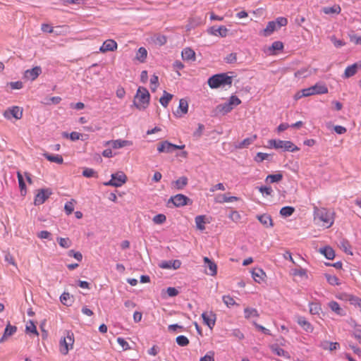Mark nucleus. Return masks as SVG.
<instances>
[{
  "label": "nucleus",
  "instance_id": "obj_1",
  "mask_svg": "<svg viewBox=\"0 0 361 361\" xmlns=\"http://www.w3.org/2000/svg\"><path fill=\"white\" fill-rule=\"evenodd\" d=\"M314 220L321 226L330 228L334 222V213L324 207H313Z\"/></svg>",
  "mask_w": 361,
  "mask_h": 361
},
{
  "label": "nucleus",
  "instance_id": "obj_2",
  "mask_svg": "<svg viewBox=\"0 0 361 361\" xmlns=\"http://www.w3.org/2000/svg\"><path fill=\"white\" fill-rule=\"evenodd\" d=\"M233 77L227 73H219L212 75L208 79L207 83L212 89H216L221 87L231 86Z\"/></svg>",
  "mask_w": 361,
  "mask_h": 361
},
{
  "label": "nucleus",
  "instance_id": "obj_3",
  "mask_svg": "<svg viewBox=\"0 0 361 361\" xmlns=\"http://www.w3.org/2000/svg\"><path fill=\"white\" fill-rule=\"evenodd\" d=\"M150 94L147 88L139 87L135 94L133 104L139 110H145L149 105Z\"/></svg>",
  "mask_w": 361,
  "mask_h": 361
},
{
  "label": "nucleus",
  "instance_id": "obj_4",
  "mask_svg": "<svg viewBox=\"0 0 361 361\" xmlns=\"http://www.w3.org/2000/svg\"><path fill=\"white\" fill-rule=\"evenodd\" d=\"M270 147L276 149H281L284 152H296L300 149L295 145L291 141L281 140H269Z\"/></svg>",
  "mask_w": 361,
  "mask_h": 361
},
{
  "label": "nucleus",
  "instance_id": "obj_5",
  "mask_svg": "<svg viewBox=\"0 0 361 361\" xmlns=\"http://www.w3.org/2000/svg\"><path fill=\"white\" fill-rule=\"evenodd\" d=\"M111 177V180L104 183V185L118 188L121 187L127 181V176L123 171L112 173Z\"/></svg>",
  "mask_w": 361,
  "mask_h": 361
},
{
  "label": "nucleus",
  "instance_id": "obj_6",
  "mask_svg": "<svg viewBox=\"0 0 361 361\" xmlns=\"http://www.w3.org/2000/svg\"><path fill=\"white\" fill-rule=\"evenodd\" d=\"M73 334L71 332H68L66 336L60 341V352L63 355L68 354L69 350L73 348Z\"/></svg>",
  "mask_w": 361,
  "mask_h": 361
},
{
  "label": "nucleus",
  "instance_id": "obj_7",
  "mask_svg": "<svg viewBox=\"0 0 361 361\" xmlns=\"http://www.w3.org/2000/svg\"><path fill=\"white\" fill-rule=\"evenodd\" d=\"M170 202H172L176 207H180L191 203V200L183 194H177L170 197L169 203Z\"/></svg>",
  "mask_w": 361,
  "mask_h": 361
},
{
  "label": "nucleus",
  "instance_id": "obj_8",
  "mask_svg": "<svg viewBox=\"0 0 361 361\" xmlns=\"http://www.w3.org/2000/svg\"><path fill=\"white\" fill-rule=\"evenodd\" d=\"M203 323L207 325L210 329H212L216 322V314L212 312H203L202 314Z\"/></svg>",
  "mask_w": 361,
  "mask_h": 361
},
{
  "label": "nucleus",
  "instance_id": "obj_9",
  "mask_svg": "<svg viewBox=\"0 0 361 361\" xmlns=\"http://www.w3.org/2000/svg\"><path fill=\"white\" fill-rule=\"evenodd\" d=\"M118 44L116 42L114 39H106L105 40L102 45L99 48V51L102 53H105L107 51H114L117 49Z\"/></svg>",
  "mask_w": 361,
  "mask_h": 361
},
{
  "label": "nucleus",
  "instance_id": "obj_10",
  "mask_svg": "<svg viewBox=\"0 0 361 361\" xmlns=\"http://www.w3.org/2000/svg\"><path fill=\"white\" fill-rule=\"evenodd\" d=\"M180 265L181 262L178 259L162 261L159 264L160 268L166 269H177L180 267Z\"/></svg>",
  "mask_w": 361,
  "mask_h": 361
},
{
  "label": "nucleus",
  "instance_id": "obj_11",
  "mask_svg": "<svg viewBox=\"0 0 361 361\" xmlns=\"http://www.w3.org/2000/svg\"><path fill=\"white\" fill-rule=\"evenodd\" d=\"M4 115L8 118H10V116L11 115L16 119H20L23 116V109L18 106H13L6 111Z\"/></svg>",
  "mask_w": 361,
  "mask_h": 361
},
{
  "label": "nucleus",
  "instance_id": "obj_12",
  "mask_svg": "<svg viewBox=\"0 0 361 361\" xmlns=\"http://www.w3.org/2000/svg\"><path fill=\"white\" fill-rule=\"evenodd\" d=\"M203 259L205 264V268L209 269V271H206V273L212 276H215L217 273L216 264L207 257H204Z\"/></svg>",
  "mask_w": 361,
  "mask_h": 361
},
{
  "label": "nucleus",
  "instance_id": "obj_13",
  "mask_svg": "<svg viewBox=\"0 0 361 361\" xmlns=\"http://www.w3.org/2000/svg\"><path fill=\"white\" fill-rule=\"evenodd\" d=\"M17 331V327L8 323L4 330L2 337L0 338V343L6 341L10 336H13Z\"/></svg>",
  "mask_w": 361,
  "mask_h": 361
},
{
  "label": "nucleus",
  "instance_id": "obj_14",
  "mask_svg": "<svg viewBox=\"0 0 361 361\" xmlns=\"http://www.w3.org/2000/svg\"><path fill=\"white\" fill-rule=\"evenodd\" d=\"M257 219L259 222L266 228H271L274 226L273 220L270 215L267 214H263L257 216Z\"/></svg>",
  "mask_w": 361,
  "mask_h": 361
},
{
  "label": "nucleus",
  "instance_id": "obj_15",
  "mask_svg": "<svg viewBox=\"0 0 361 361\" xmlns=\"http://www.w3.org/2000/svg\"><path fill=\"white\" fill-rule=\"evenodd\" d=\"M297 323L306 332L312 333L314 330L313 326L304 317H298L297 319Z\"/></svg>",
  "mask_w": 361,
  "mask_h": 361
},
{
  "label": "nucleus",
  "instance_id": "obj_16",
  "mask_svg": "<svg viewBox=\"0 0 361 361\" xmlns=\"http://www.w3.org/2000/svg\"><path fill=\"white\" fill-rule=\"evenodd\" d=\"M41 72L42 70L40 67L36 66L30 70H27L25 72L24 76L27 80H34L38 77Z\"/></svg>",
  "mask_w": 361,
  "mask_h": 361
},
{
  "label": "nucleus",
  "instance_id": "obj_17",
  "mask_svg": "<svg viewBox=\"0 0 361 361\" xmlns=\"http://www.w3.org/2000/svg\"><path fill=\"white\" fill-rule=\"evenodd\" d=\"M209 32L211 35L224 37L227 35L228 30L225 26L221 25L219 27H212Z\"/></svg>",
  "mask_w": 361,
  "mask_h": 361
},
{
  "label": "nucleus",
  "instance_id": "obj_18",
  "mask_svg": "<svg viewBox=\"0 0 361 361\" xmlns=\"http://www.w3.org/2000/svg\"><path fill=\"white\" fill-rule=\"evenodd\" d=\"M252 276L255 281L259 283L264 280L266 274L262 269L255 268L252 271Z\"/></svg>",
  "mask_w": 361,
  "mask_h": 361
},
{
  "label": "nucleus",
  "instance_id": "obj_19",
  "mask_svg": "<svg viewBox=\"0 0 361 361\" xmlns=\"http://www.w3.org/2000/svg\"><path fill=\"white\" fill-rule=\"evenodd\" d=\"M157 150L159 153H172L173 152V144L168 141H164L158 145Z\"/></svg>",
  "mask_w": 361,
  "mask_h": 361
},
{
  "label": "nucleus",
  "instance_id": "obj_20",
  "mask_svg": "<svg viewBox=\"0 0 361 361\" xmlns=\"http://www.w3.org/2000/svg\"><path fill=\"white\" fill-rule=\"evenodd\" d=\"M311 87L314 95L326 94L328 92V87L324 83L317 82Z\"/></svg>",
  "mask_w": 361,
  "mask_h": 361
},
{
  "label": "nucleus",
  "instance_id": "obj_21",
  "mask_svg": "<svg viewBox=\"0 0 361 361\" xmlns=\"http://www.w3.org/2000/svg\"><path fill=\"white\" fill-rule=\"evenodd\" d=\"M257 139L256 135H252V136L245 138L243 140L240 142L235 145L236 148L243 149L247 147L249 145L252 144Z\"/></svg>",
  "mask_w": 361,
  "mask_h": 361
},
{
  "label": "nucleus",
  "instance_id": "obj_22",
  "mask_svg": "<svg viewBox=\"0 0 361 361\" xmlns=\"http://www.w3.org/2000/svg\"><path fill=\"white\" fill-rule=\"evenodd\" d=\"M182 59L184 61H195V53L190 48H185L181 52Z\"/></svg>",
  "mask_w": 361,
  "mask_h": 361
},
{
  "label": "nucleus",
  "instance_id": "obj_23",
  "mask_svg": "<svg viewBox=\"0 0 361 361\" xmlns=\"http://www.w3.org/2000/svg\"><path fill=\"white\" fill-rule=\"evenodd\" d=\"M329 307L339 316H344L345 312L340 307V305L336 301H331L329 302Z\"/></svg>",
  "mask_w": 361,
  "mask_h": 361
},
{
  "label": "nucleus",
  "instance_id": "obj_24",
  "mask_svg": "<svg viewBox=\"0 0 361 361\" xmlns=\"http://www.w3.org/2000/svg\"><path fill=\"white\" fill-rule=\"evenodd\" d=\"M66 29L63 26L51 27L47 24V33L60 35L66 32Z\"/></svg>",
  "mask_w": 361,
  "mask_h": 361
},
{
  "label": "nucleus",
  "instance_id": "obj_25",
  "mask_svg": "<svg viewBox=\"0 0 361 361\" xmlns=\"http://www.w3.org/2000/svg\"><path fill=\"white\" fill-rule=\"evenodd\" d=\"M244 317L247 319L251 318H257L259 317V314L257 309L252 307H246L244 309Z\"/></svg>",
  "mask_w": 361,
  "mask_h": 361
},
{
  "label": "nucleus",
  "instance_id": "obj_26",
  "mask_svg": "<svg viewBox=\"0 0 361 361\" xmlns=\"http://www.w3.org/2000/svg\"><path fill=\"white\" fill-rule=\"evenodd\" d=\"M319 252L328 259H333L335 257V252L329 246H325L319 248Z\"/></svg>",
  "mask_w": 361,
  "mask_h": 361
},
{
  "label": "nucleus",
  "instance_id": "obj_27",
  "mask_svg": "<svg viewBox=\"0 0 361 361\" xmlns=\"http://www.w3.org/2000/svg\"><path fill=\"white\" fill-rule=\"evenodd\" d=\"M45 202V190L41 189L38 190L34 200V204L36 206L42 204Z\"/></svg>",
  "mask_w": 361,
  "mask_h": 361
},
{
  "label": "nucleus",
  "instance_id": "obj_28",
  "mask_svg": "<svg viewBox=\"0 0 361 361\" xmlns=\"http://www.w3.org/2000/svg\"><path fill=\"white\" fill-rule=\"evenodd\" d=\"M271 350L274 354H276L278 356H281L286 358H290L289 353L277 345H271Z\"/></svg>",
  "mask_w": 361,
  "mask_h": 361
},
{
  "label": "nucleus",
  "instance_id": "obj_29",
  "mask_svg": "<svg viewBox=\"0 0 361 361\" xmlns=\"http://www.w3.org/2000/svg\"><path fill=\"white\" fill-rule=\"evenodd\" d=\"M188 179L185 176H181L176 181L173 182L174 188L177 190H183L188 184Z\"/></svg>",
  "mask_w": 361,
  "mask_h": 361
},
{
  "label": "nucleus",
  "instance_id": "obj_30",
  "mask_svg": "<svg viewBox=\"0 0 361 361\" xmlns=\"http://www.w3.org/2000/svg\"><path fill=\"white\" fill-rule=\"evenodd\" d=\"M238 198L235 196H227L226 194L219 195L216 197V202L219 203L233 202L238 200Z\"/></svg>",
  "mask_w": 361,
  "mask_h": 361
},
{
  "label": "nucleus",
  "instance_id": "obj_31",
  "mask_svg": "<svg viewBox=\"0 0 361 361\" xmlns=\"http://www.w3.org/2000/svg\"><path fill=\"white\" fill-rule=\"evenodd\" d=\"M357 63H354L351 66H349L345 68L343 77L344 78H350V77L353 76L354 75H355V73H357Z\"/></svg>",
  "mask_w": 361,
  "mask_h": 361
},
{
  "label": "nucleus",
  "instance_id": "obj_32",
  "mask_svg": "<svg viewBox=\"0 0 361 361\" xmlns=\"http://www.w3.org/2000/svg\"><path fill=\"white\" fill-rule=\"evenodd\" d=\"M314 95V92L312 89V87H309L307 88L302 89L300 92H297L295 95V99H299L303 97H309Z\"/></svg>",
  "mask_w": 361,
  "mask_h": 361
},
{
  "label": "nucleus",
  "instance_id": "obj_33",
  "mask_svg": "<svg viewBox=\"0 0 361 361\" xmlns=\"http://www.w3.org/2000/svg\"><path fill=\"white\" fill-rule=\"evenodd\" d=\"M276 30H278L276 24L274 20H272L268 23L267 27L262 30V32L264 36H269Z\"/></svg>",
  "mask_w": 361,
  "mask_h": 361
},
{
  "label": "nucleus",
  "instance_id": "obj_34",
  "mask_svg": "<svg viewBox=\"0 0 361 361\" xmlns=\"http://www.w3.org/2000/svg\"><path fill=\"white\" fill-rule=\"evenodd\" d=\"M111 142H112V147L114 149L122 148L126 146H130L133 144L131 141L126 140H120V139L113 140Z\"/></svg>",
  "mask_w": 361,
  "mask_h": 361
},
{
  "label": "nucleus",
  "instance_id": "obj_35",
  "mask_svg": "<svg viewBox=\"0 0 361 361\" xmlns=\"http://www.w3.org/2000/svg\"><path fill=\"white\" fill-rule=\"evenodd\" d=\"M322 11L325 14H333V13L338 14L341 13V8L339 5H334L331 7L330 6L324 7L322 8Z\"/></svg>",
  "mask_w": 361,
  "mask_h": 361
},
{
  "label": "nucleus",
  "instance_id": "obj_36",
  "mask_svg": "<svg viewBox=\"0 0 361 361\" xmlns=\"http://www.w3.org/2000/svg\"><path fill=\"white\" fill-rule=\"evenodd\" d=\"M172 97L173 95L171 94L164 91L163 96L159 99V102L164 107H166Z\"/></svg>",
  "mask_w": 361,
  "mask_h": 361
},
{
  "label": "nucleus",
  "instance_id": "obj_37",
  "mask_svg": "<svg viewBox=\"0 0 361 361\" xmlns=\"http://www.w3.org/2000/svg\"><path fill=\"white\" fill-rule=\"evenodd\" d=\"M195 222L196 227L197 229H199L200 231H204L205 229L204 216H203V215L197 216L195 219Z\"/></svg>",
  "mask_w": 361,
  "mask_h": 361
},
{
  "label": "nucleus",
  "instance_id": "obj_38",
  "mask_svg": "<svg viewBox=\"0 0 361 361\" xmlns=\"http://www.w3.org/2000/svg\"><path fill=\"white\" fill-rule=\"evenodd\" d=\"M25 331L27 334H32L34 336H38L36 326L32 321H29L26 324Z\"/></svg>",
  "mask_w": 361,
  "mask_h": 361
},
{
  "label": "nucleus",
  "instance_id": "obj_39",
  "mask_svg": "<svg viewBox=\"0 0 361 361\" xmlns=\"http://www.w3.org/2000/svg\"><path fill=\"white\" fill-rule=\"evenodd\" d=\"M47 160L54 162L58 164H61L63 162V159L60 154H47Z\"/></svg>",
  "mask_w": 361,
  "mask_h": 361
},
{
  "label": "nucleus",
  "instance_id": "obj_40",
  "mask_svg": "<svg viewBox=\"0 0 361 361\" xmlns=\"http://www.w3.org/2000/svg\"><path fill=\"white\" fill-rule=\"evenodd\" d=\"M147 51L145 48L140 47L138 49L137 53H136V59L140 61L144 62L147 58Z\"/></svg>",
  "mask_w": 361,
  "mask_h": 361
},
{
  "label": "nucleus",
  "instance_id": "obj_41",
  "mask_svg": "<svg viewBox=\"0 0 361 361\" xmlns=\"http://www.w3.org/2000/svg\"><path fill=\"white\" fill-rule=\"evenodd\" d=\"M19 187L20 189V193L23 196H25L26 194V188H25V184L24 182L23 176L20 173V172L17 173Z\"/></svg>",
  "mask_w": 361,
  "mask_h": 361
},
{
  "label": "nucleus",
  "instance_id": "obj_42",
  "mask_svg": "<svg viewBox=\"0 0 361 361\" xmlns=\"http://www.w3.org/2000/svg\"><path fill=\"white\" fill-rule=\"evenodd\" d=\"M295 212V208L290 206H286L281 209L280 214L283 217H288L291 216Z\"/></svg>",
  "mask_w": 361,
  "mask_h": 361
},
{
  "label": "nucleus",
  "instance_id": "obj_43",
  "mask_svg": "<svg viewBox=\"0 0 361 361\" xmlns=\"http://www.w3.org/2000/svg\"><path fill=\"white\" fill-rule=\"evenodd\" d=\"M283 176L281 173H276L268 175L266 178V181L269 182L271 183H277L282 180Z\"/></svg>",
  "mask_w": 361,
  "mask_h": 361
},
{
  "label": "nucleus",
  "instance_id": "obj_44",
  "mask_svg": "<svg viewBox=\"0 0 361 361\" xmlns=\"http://www.w3.org/2000/svg\"><path fill=\"white\" fill-rule=\"evenodd\" d=\"M75 201L71 199L70 201L66 202L64 206V209L66 214L70 215L74 211Z\"/></svg>",
  "mask_w": 361,
  "mask_h": 361
},
{
  "label": "nucleus",
  "instance_id": "obj_45",
  "mask_svg": "<svg viewBox=\"0 0 361 361\" xmlns=\"http://www.w3.org/2000/svg\"><path fill=\"white\" fill-rule=\"evenodd\" d=\"M325 278L327 282L331 286H338L341 284L339 279L335 275L326 274H325Z\"/></svg>",
  "mask_w": 361,
  "mask_h": 361
},
{
  "label": "nucleus",
  "instance_id": "obj_46",
  "mask_svg": "<svg viewBox=\"0 0 361 361\" xmlns=\"http://www.w3.org/2000/svg\"><path fill=\"white\" fill-rule=\"evenodd\" d=\"M309 307H310V312L312 314H319L322 310L320 305L317 302H310Z\"/></svg>",
  "mask_w": 361,
  "mask_h": 361
},
{
  "label": "nucleus",
  "instance_id": "obj_47",
  "mask_svg": "<svg viewBox=\"0 0 361 361\" xmlns=\"http://www.w3.org/2000/svg\"><path fill=\"white\" fill-rule=\"evenodd\" d=\"M233 109L228 102L217 106V109L224 114L230 112Z\"/></svg>",
  "mask_w": 361,
  "mask_h": 361
},
{
  "label": "nucleus",
  "instance_id": "obj_48",
  "mask_svg": "<svg viewBox=\"0 0 361 361\" xmlns=\"http://www.w3.org/2000/svg\"><path fill=\"white\" fill-rule=\"evenodd\" d=\"M60 301L66 306H71L72 304V300L71 299V295L68 293L64 292L60 296Z\"/></svg>",
  "mask_w": 361,
  "mask_h": 361
},
{
  "label": "nucleus",
  "instance_id": "obj_49",
  "mask_svg": "<svg viewBox=\"0 0 361 361\" xmlns=\"http://www.w3.org/2000/svg\"><path fill=\"white\" fill-rule=\"evenodd\" d=\"M57 241L59 245L63 248H68L71 246V241L68 238H58Z\"/></svg>",
  "mask_w": 361,
  "mask_h": 361
},
{
  "label": "nucleus",
  "instance_id": "obj_50",
  "mask_svg": "<svg viewBox=\"0 0 361 361\" xmlns=\"http://www.w3.org/2000/svg\"><path fill=\"white\" fill-rule=\"evenodd\" d=\"M176 341L177 344L181 347L186 346L189 343L188 338L186 336H183V335L178 336V337H176Z\"/></svg>",
  "mask_w": 361,
  "mask_h": 361
},
{
  "label": "nucleus",
  "instance_id": "obj_51",
  "mask_svg": "<svg viewBox=\"0 0 361 361\" xmlns=\"http://www.w3.org/2000/svg\"><path fill=\"white\" fill-rule=\"evenodd\" d=\"M178 109L181 111V113L183 114H185L188 112V104L185 99H180Z\"/></svg>",
  "mask_w": 361,
  "mask_h": 361
},
{
  "label": "nucleus",
  "instance_id": "obj_52",
  "mask_svg": "<svg viewBox=\"0 0 361 361\" xmlns=\"http://www.w3.org/2000/svg\"><path fill=\"white\" fill-rule=\"evenodd\" d=\"M159 86V78L156 75H153L150 78V88L152 92H155Z\"/></svg>",
  "mask_w": 361,
  "mask_h": 361
},
{
  "label": "nucleus",
  "instance_id": "obj_53",
  "mask_svg": "<svg viewBox=\"0 0 361 361\" xmlns=\"http://www.w3.org/2000/svg\"><path fill=\"white\" fill-rule=\"evenodd\" d=\"M81 134L78 132H72L71 133H63V137H69L72 141H76L79 140L81 137Z\"/></svg>",
  "mask_w": 361,
  "mask_h": 361
},
{
  "label": "nucleus",
  "instance_id": "obj_54",
  "mask_svg": "<svg viewBox=\"0 0 361 361\" xmlns=\"http://www.w3.org/2000/svg\"><path fill=\"white\" fill-rule=\"evenodd\" d=\"M166 217L163 214H157L152 219V221L155 224H162L166 221Z\"/></svg>",
  "mask_w": 361,
  "mask_h": 361
},
{
  "label": "nucleus",
  "instance_id": "obj_55",
  "mask_svg": "<svg viewBox=\"0 0 361 361\" xmlns=\"http://www.w3.org/2000/svg\"><path fill=\"white\" fill-rule=\"evenodd\" d=\"M222 300H223V302H224V304L228 307H231V306L236 304L234 299L232 297H231L230 295H224L222 297Z\"/></svg>",
  "mask_w": 361,
  "mask_h": 361
},
{
  "label": "nucleus",
  "instance_id": "obj_56",
  "mask_svg": "<svg viewBox=\"0 0 361 361\" xmlns=\"http://www.w3.org/2000/svg\"><path fill=\"white\" fill-rule=\"evenodd\" d=\"M68 255L69 257H74L76 260H78V262H80L82 261V255L81 254L80 252H78V251H75L74 250H70L68 252Z\"/></svg>",
  "mask_w": 361,
  "mask_h": 361
},
{
  "label": "nucleus",
  "instance_id": "obj_57",
  "mask_svg": "<svg viewBox=\"0 0 361 361\" xmlns=\"http://www.w3.org/2000/svg\"><path fill=\"white\" fill-rule=\"evenodd\" d=\"M274 22L276 24L277 28L279 29L281 27L286 26L287 25L288 20L284 17H279L274 20Z\"/></svg>",
  "mask_w": 361,
  "mask_h": 361
},
{
  "label": "nucleus",
  "instance_id": "obj_58",
  "mask_svg": "<svg viewBox=\"0 0 361 361\" xmlns=\"http://www.w3.org/2000/svg\"><path fill=\"white\" fill-rule=\"evenodd\" d=\"M283 48V44L280 41H275L272 43L271 47L269 48L270 51H280Z\"/></svg>",
  "mask_w": 361,
  "mask_h": 361
},
{
  "label": "nucleus",
  "instance_id": "obj_59",
  "mask_svg": "<svg viewBox=\"0 0 361 361\" xmlns=\"http://www.w3.org/2000/svg\"><path fill=\"white\" fill-rule=\"evenodd\" d=\"M82 175L86 178L97 176V172L90 168H86L82 171Z\"/></svg>",
  "mask_w": 361,
  "mask_h": 361
},
{
  "label": "nucleus",
  "instance_id": "obj_60",
  "mask_svg": "<svg viewBox=\"0 0 361 361\" xmlns=\"http://www.w3.org/2000/svg\"><path fill=\"white\" fill-rule=\"evenodd\" d=\"M252 324L255 326V328L257 330L260 331L264 334L271 335V332H270V331L268 329H267V328L264 327L263 326L257 324L256 322H252Z\"/></svg>",
  "mask_w": 361,
  "mask_h": 361
},
{
  "label": "nucleus",
  "instance_id": "obj_61",
  "mask_svg": "<svg viewBox=\"0 0 361 361\" xmlns=\"http://www.w3.org/2000/svg\"><path fill=\"white\" fill-rule=\"evenodd\" d=\"M269 154L263 152H258L255 158V160L257 162H262L265 159H267L269 157Z\"/></svg>",
  "mask_w": 361,
  "mask_h": 361
},
{
  "label": "nucleus",
  "instance_id": "obj_62",
  "mask_svg": "<svg viewBox=\"0 0 361 361\" xmlns=\"http://www.w3.org/2000/svg\"><path fill=\"white\" fill-rule=\"evenodd\" d=\"M228 102L230 104L231 106L233 107L234 106L239 105L241 103V101L238 97L233 95L229 98Z\"/></svg>",
  "mask_w": 361,
  "mask_h": 361
},
{
  "label": "nucleus",
  "instance_id": "obj_63",
  "mask_svg": "<svg viewBox=\"0 0 361 361\" xmlns=\"http://www.w3.org/2000/svg\"><path fill=\"white\" fill-rule=\"evenodd\" d=\"M214 352L209 351L204 357H201L200 361H214Z\"/></svg>",
  "mask_w": 361,
  "mask_h": 361
},
{
  "label": "nucleus",
  "instance_id": "obj_64",
  "mask_svg": "<svg viewBox=\"0 0 361 361\" xmlns=\"http://www.w3.org/2000/svg\"><path fill=\"white\" fill-rule=\"evenodd\" d=\"M350 304L355 305V307H357L359 308H361V299L356 296H352L350 298Z\"/></svg>",
  "mask_w": 361,
  "mask_h": 361
}]
</instances>
